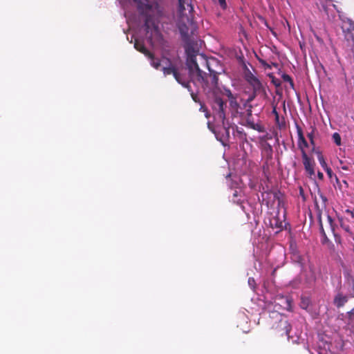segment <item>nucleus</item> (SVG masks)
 Listing matches in <instances>:
<instances>
[{"label":"nucleus","mask_w":354,"mask_h":354,"mask_svg":"<svg viewBox=\"0 0 354 354\" xmlns=\"http://www.w3.org/2000/svg\"><path fill=\"white\" fill-rule=\"evenodd\" d=\"M187 66L189 69V73L192 76H196V80L201 84L202 87L205 91L208 93H212V99L211 101V106H212L214 101L216 98L222 99L218 96V73L214 71L210 67V62L201 55L202 63L205 64L208 68L209 74L207 75L202 70L200 69L196 60L197 52L190 53V49H187Z\"/></svg>","instance_id":"obj_1"},{"label":"nucleus","mask_w":354,"mask_h":354,"mask_svg":"<svg viewBox=\"0 0 354 354\" xmlns=\"http://www.w3.org/2000/svg\"><path fill=\"white\" fill-rule=\"evenodd\" d=\"M139 10L141 14L145 16V29L146 32L150 33L149 40L152 42L153 37L158 39H162V35L160 33L158 26L156 24L154 16L160 17L163 15L162 7L156 1L141 3L139 5Z\"/></svg>","instance_id":"obj_2"},{"label":"nucleus","mask_w":354,"mask_h":354,"mask_svg":"<svg viewBox=\"0 0 354 354\" xmlns=\"http://www.w3.org/2000/svg\"><path fill=\"white\" fill-rule=\"evenodd\" d=\"M226 102L223 99L216 98L212 104V110L215 116L222 122L223 127L224 133L227 139L230 138V125L226 121Z\"/></svg>","instance_id":"obj_3"},{"label":"nucleus","mask_w":354,"mask_h":354,"mask_svg":"<svg viewBox=\"0 0 354 354\" xmlns=\"http://www.w3.org/2000/svg\"><path fill=\"white\" fill-rule=\"evenodd\" d=\"M341 29L345 45L351 50L354 48V21L347 17H341Z\"/></svg>","instance_id":"obj_4"},{"label":"nucleus","mask_w":354,"mask_h":354,"mask_svg":"<svg viewBox=\"0 0 354 354\" xmlns=\"http://www.w3.org/2000/svg\"><path fill=\"white\" fill-rule=\"evenodd\" d=\"M245 80L252 88V91L266 94V91L262 82L250 71L245 73Z\"/></svg>","instance_id":"obj_5"},{"label":"nucleus","mask_w":354,"mask_h":354,"mask_svg":"<svg viewBox=\"0 0 354 354\" xmlns=\"http://www.w3.org/2000/svg\"><path fill=\"white\" fill-rule=\"evenodd\" d=\"M178 28L181 36L182 40L187 45L185 50L187 51V49H190V53L193 54V52H196L194 50V49L189 46L190 45V35H189V26L183 21H179L178 22Z\"/></svg>","instance_id":"obj_6"},{"label":"nucleus","mask_w":354,"mask_h":354,"mask_svg":"<svg viewBox=\"0 0 354 354\" xmlns=\"http://www.w3.org/2000/svg\"><path fill=\"white\" fill-rule=\"evenodd\" d=\"M303 164L307 174L311 177L315 175V161L309 158L306 154L305 150H303L302 153Z\"/></svg>","instance_id":"obj_7"},{"label":"nucleus","mask_w":354,"mask_h":354,"mask_svg":"<svg viewBox=\"0 0 354 354\" xmlns=\"http://www.w3.org/2000/svg\"><path fill=\"white\" fill-rule=\"evenodd\" d=\"M291 328L292 327L290 324L288 323V320L283 319H281L276 326V329L278 330L281 336L286 335L288 338L290 337L289 334L291 330Z\"/></svg>","instance_id":"obj_8"},{"label":"nucleus","mask_w":354,"mask_h":354,"mask_svg":"<svg viewBox=\"0 0 354 354\" xmlns=\"http://www.w3.org/2000/svg\"><path fill=\"white\" fill-rule=\"evenodd\" d=\"M296 129L298 135V146L301 150L302 153L304 148H307L308 147V144L304 138L302 129L298 124L296 125Z\"/></svg>","instance_id":"obj_9"},{"label":"nucleus","mask_w":354,"mask_h":354,"mask_svg":"<svg viewBox=\"0 0 354 354\" xmlns=\"http://www.w3.org/2000/svg\"><path fill=\"white\" fill-rule=\"evenodd\" d=\"M163 60H166L169 63L168 66H163L161 70L164 74V75H173L176 73V72L178 71L177 68L171 63V59L169 58L163 57Z\"/></svg>","instance_id":"obj_10"},{"label":"nucleus","mask_w":354,"mask_h":354,"mask_svg":"<svg viewBox=\"0 0 354 354\" xmlns=\"http://www.w3.org/2000/svg\"><path fill=\"white\" fill-rule=\"evenodd\" d=\"M347 301L348 297L341 292L337 293L333 299V304L337 308L343 307Z\"/></svg>","instance_id":"obj_11"},{"label":"nucleus","mask_w":354,"mask_h":354,"mask_svg":"<svg viewBox=\"0 0 354 354\" xmlns=\"http://www.w3.org/2000/svg\"><path fill=\"white\" fill-rule=\"evenodd\" d=\"M134 48L139 52L144 54L146 57L148 55H150V51L147 49L145 47L144 42L142 41H140L138 39H135L134 40Z\"/></svg>","instance_id":"obj_12"},{"label":"nucleus","mask_w":354,"mask_h":354,"mask_svg":"<svg viewBox=\"0 0 354 354\" xmlns=\"http://www.w3.org/2000/svg\"><path fill=\"white\" fill-rule=\"evenodd\" d=\"M178 12L180 15H183L184 12L187 8H190V10H193V8L189 2V0H178Z\"/></svg>","instance_id":"obj_13"},{"label":"nucleus","mask_w":354,"mask_h":354,"mask_svg":"<svg viewBox=\"0 0 354 354\" xmlns=\"http://www.w3.org/2000/svg\"><path fill=\"white\" fill-rule=\"evenodd\" d=\"M150 59V64L151 65L156 68V70H158L161 67V61L160 59L156 58L153 53L150 52V55H148L147 56Z\"/></svg>","instance_id":"obj_14"},{"label":"nucleus","mask_w":354,"mask_h":354,"mask_svg":"<svg viewBox=\"0 0 354 354\" xmlns=\"http://www.w3.org/2000/svg\"><path fill=\"white\" fill-rule=\"evenodd\" d=\"M175 80L185 88H189V83L183 79V75L177 71L174 75Z\"/></svg>","instance_id":"obj_15"},{"label":"nucleus","mask_w":354,"mask_h":354,"mask_svg":"<svg viewBox=\"0 0 354 354\" xmlns=\"http://www.w3.org/2000/svg\"><path fill=\"white\" fill-rule=\"evenodd\" d=\"M230 108L236 113H239V109L240 107L239 104L237 102V95H235L232 98L228 99Z\"/></svg>","instance_id":"obj_16"},{"label":"nucleus","mask_w":354,"mask_h":354,"mask_svg":"<svg viewBox=\"0 0 354 354\" xmlns=\"http://www.w3.org/2000/svg\"><path fill=\"white\" fill-rule=\"evenodd\" d=\"M292 249V259L298 263L300 265L303 264V257L299 254V252L297 250L296 248L293 249L292 246L291 245Z\"/></svg>","instance_id":"obj_17"},{"label":"nucleus","mask_w":354,"mask_h":354,"mask_svg":"<svg viewBox=\"0 0 354 354\" xmlns=\"http://www.w3.org/2000/svg\"><path fill=\"white\" fill-rule=\"evenodd\" d=\"M275 123L277 127L279 129H283L286 128V121L285 118L283 117H280L279 115H277V117L274 118Z\"/></svg>","instance_id":"obj_18"},{"label":"nucleus","mask_w":354,"mask_h":354,"mask_svg":"<svg viewBox=\"0 0 354 354\" xmlns=\"http://www.w3.org/2000/svg\"><path fill=\"white\" fill-rule=\"evenodd\" d=\"M270 225L273 228L274 227L281 230L283 227L282 222L279 221V218L277 216L272 218V219L270 220Z\"/></svg>","instance_id":"obj_19"},{"label":"nucleus","mask_w":354,"mask_h":354,"mask_svg":"<svg viewBox=\"0 0 354 354\" xmlns=\"http://www.w3.org/2000/svg\"><path fill=\"white\" fill-rule=\"evenodd\" d=\"M311 129V131L310 132L308 133L307 134V136L310 140V142L311 144V145L313 147V148L315 147V141H314V135H315V133L316 131V129L313 127H310Z\"/></svg>","instance_id":"obj_20"},{"label":"nucleus","mask_w":354,"mask_h":354,"mask_svg":"<svg viewBox=\"0 0 354 354\" xmlns=\"http://www.w3.org/2000/svg\"><path fill=\"white\" fill-rule=\"evenodd\" d=\"M220 94L225 95L227 97V99L232 98V97L235 95L231 92V91L229 88H224L223 91L220 88V91H218V96H220Z\"/></svg>","instance_id":"obj_21"},{"label":"nucleus","mask_w":354,"mask_h":354,"mask_svg":"<svg viewBox=\"0 0 354 354\" xmlns=\"http://www.w3.org/2000/svg\"><path fill=\"white\" fill-rule=\"evenodd\" d=\"M239 196L240 192H239L238 191L235 190L232 197V201L237 205H240L242 203V200L241 198H239Z\"/></svg>","instance_id":"obj_22"},{"label":"nucleus","mask_w":354,"mask_h":354,"mask_svg":"<svg viewBox=\"0 0 354 354\" xmlns=\"http://www.w3.org/2000/svg\"><path fill=\"white\" fill-rule=\"evenodd\" d=\"M281 78L284 82H288L291 88H294L293 80L289 75L284 73L282 75Z\"/></svg>","instance_id":"obj_23"},{"label":"nucleus","mask_w":354,"mask_h":354,"mask_svg":"<svg viewBox=\"0 0 354 354\" xmlns=\"http://www.w3.org/2000/svg\"><path fill=\"white\" fill-rule=\"evenodd\" d=\"M317 159H318V161H319L320 165L322 166V167L324 169H325L326 168L328 167V165L325 161V159L321 153H318Z\"/></svg>","instance_id":"obj_24"},{"label":"nucleus","mask_w":354,"mask_h":354,"mask_svg":"<svg viewBox=\"0 0 354 354\" xmlns=\"http://www.w3.org/2000/svg\"><path fill=\"white\" fill-rule=\"evenodd\" d=\"M333 140L337 146L341 145V136L338 133L335 132L333 134Z\"/></svg>","instance_id":"obj_25"},{"label":"nucleus","mask_w":354,"mask_h":354,"mask_svg":"<svg viewBox=\"0 0 354 354\" xmlns=\"http://www.w3.org/2000/svg\"><path fill=\"white\" fill-rule=\"evenodd\" d=\"M319 229H320V233L322 234V236H323L322 243H326L328 241V237H327V236L326 234V232H325V231L324 230V227H323V225H322V223L321 221H320V227H319Z\"/></svg>","instance_id":"obj_26"},{"label":"nucleus","mask_w":354,"mask_h":354,"mask_svg":"<svg viewBox=\"0 0 354 354\" xmlns=\"http://www.w3.org/2000/svg\"><path fill=\"white\" fill-rule=\"evenodd\" d=\"M259 93H255L254 91H252V93L249 96L248 99L247 100V103H250L252 101L254 100V98L257 97V95H260Z\"/></svg>","instance_id":"obj_27"},{"label":"nucleus","mask_w":354,"mask_h":354,"mask_svg":"<svg viewBox=\"0 0 354 354\" xmlns=\"http://www.w3.org/2000/svg\"><path fill=\"white\" fill-rule=\"evenodd\" d=\"M219 6L223 10H225L227 8V3L225 0H218Z\"/></svg>","instance_id":"obj_28"},{"label":"nucleus","mask_w":354,"mask_h":354,"mask_svg":"<svg viewBox=\"0 0 354 354\" xmlns=\"http://www.w3.org/2000/svg\"><path fill=\"white\" fill-rule=\"evenodd\" d=\"M327 174V175L328 176L329 178H332L333 176V172L332 171V169L330 168V167H327L324 169Z\"/></svg>","instance_id":"obj_29"},{"label":"nucleus","mask_w":354,"mask_h":354,"mask_svg":"<svg viewBox=\"0 0 354 354\" xmlns=\"http://www.w3.org/2000/svg\"><path fill=\"white\" fill-rule=\"evenodd\" d=\"M191 96H192V100H193L195 102L201 103V101H200L199 98L198 97L197 94H196V93H191Z\"/></svg>","instance_id":"obj_30"},{"label":"nucleus","mask_w":354,"mask_h":354,"mask_svg":"<svg viewBox=\"0 0 354 354\" xmlns=\"http://www.w3.org/2000/svg\"><path fill=\"white\" fill-rule=\"evenodd\" d=\"M252 105H249V108L247 109V116L251 117L252 116Z\"/></svg>","instance_id":"obj_31"},{"label":"nucleus","mask_w":354,"mask_h":354,"mask_svg":"<svg viewBox=\"0 0 354 354\" xmlns=\"http://www.w3.org/2000/svg\"><path fill=\"white\" fill-rule=\"evenodd\" d=\"M339 162H340V164H341V165H342L341 166L342 169H343V170H346V171L349 169L348 166V165H343V162H342V160H339Z\"/></svg>","instance_id":"obj_32"},{"label":"nucleus","mask_w":354,"mask_h":354,"mask_svg":"<svg viewBox=\"0 0 354 354\" xmlns=\"http://www.w3.org/2000/svg\"><path fill=\"white\" fill-rule=\"evenodd\" d=\"M200 104H201L200 110L203 111H207V107L203 104H202L201 102Z\"/></svg>","instance_id":"obj_33"},{"label":"nucleus","mask_w":354,"mask_h":354,"mask_svg":"<svg viewBox=\"0 0 354 354\" xmlns=\"http://www.w3.org/2000/svg\"><path fill=\"white\" fill-rule=\"evenodd\" d=\"M317 176H318V178L319 180H323L324 179V174H323V173H322L320 171H318Z\"/></svg>","instance_id":"obj_34"},{"label":"nucleus","mask_w":354,"mask_h":354,"mask_svg":"<svg viewBox=\"0 0 354 354\" xmlns=\"http://www.w3.org/2000/svg\"><path fill=\"white\" fill-rule=\"evenodd\" d=\"M272 114L274 115V118L277 117V115H279L276 108H274L272 111Z\"/></svg>","instance_id":"obj_35"},{"label":"nucleus","mask_w":354,"mask_h":354,"mask_svg":"<svg viewBox=\"0 0 354 354\" xmlns=\"http://www.w3.org/2000/svg\"><path fill=\"white\" fill-rule=\"evenodd\" d=\"M346 212L350 214L352 218H354V213H353V212H352V211H351L349 209H347Z\"/></svg>","instance_id":"obj_36"},{"label":"nucleus","mask_w":354,"mask_h":354,"mask_svg":"<svg viewBox=\"0 0 354 354\" xmlns=\"http://www.w3.org/2000/svg\"><path fill=\"white\" fill-rule=\"evenodd\" d=\"M344 229L346 232H350L351 234L352 233L351 232H350V227H349V226H346V227H344Z\"/></svg>","instance_id":"obj_37"},{"label":"nucleus","mask_w":354,"mask_h":354,"mask_svg":"<svg viewBox=\"0 0 354 354\" xmlns=\"http://www.w3.org/2000/svg\"><path fill=\"white\" fill-rule=\"evenodd\" d=\"M335 182L338 184L339 183V178L337 177L336 175H335Z\"/></svg>","instance_id":"obj_38"},{"label":"nucleus","mask_w":354,"mask_h":354,"mask_svg":"<svg viewBox=\"0 0 354 354\" xmlns=\"http://www.w3.org/2000/svg\"><path fill=\"white\" fill-rule=\"evenodd\" d=\"M343 183L348 187V183H347L346 180H343Z\"/></svg>","instance_id":"obj_39"},{"label":"nucleus","mask_w":354,"mask_h":354,"mask_svg":"<svg viewBox=\"0 0 354 354\" xmlns=\"http://www.w3.org/2000/svg\"><path fill=\"white\" fill-rule=\"evenodd\" d=\"M328 218L329 222L332 223L333 220H332L331 217L328 216Z\"/></svg>","instance_id":"obj_40"},{"label":"nucleus","mask_w":354,"mask_h":354,"mask_svg":"<svg viewBox=\"0 0 354 354\" xmlns=\"http://www.w3.org/2000/svg\"><path fill=\"white\" fill-rule=\"evenodd\" d=\"M303 192H304V191H303V189H302L301 187H300V194H303Z\"/></svg>","instance_id":"obj_41"},{"label":"nucleus","mask_w":354,"mask_h":354,"mask_svg":"<svg viewBox=\"0 0 354 354\" xmlns=\"http://www.w3.org/2000/svg\"><path fill=\"white\" fill-rule=\"evenodd\" d=\"M353 309L351 311H350L348 313L351 315L353 313Z\"/></svg>","instance_id":"obj_42"},{"label":"nucleus","mask_w":354,"mask_h":354,"mask_svg":"<svg viewBox=\"0 0 354 354\" xmlns=\"http://www.w3.org/2000/svg\"><path fill=\"white\" fill-rule=\"evenodd\" d=\"M353 241H354V236H353Z\"/></svg>","instance_id":"obj_43"}]
</instances>
